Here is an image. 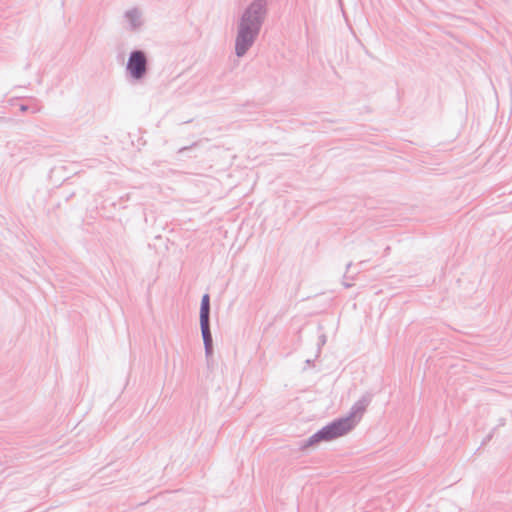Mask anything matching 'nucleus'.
<instances>
[{
  "instance_id": "5",
  "label": "nucleus",
  "mask_w": 512,
  "mask_h": 512,
  "mask_svg": "<svg viewBox=\"0 0 512 512\" xmlns=\"http://www.w3.org/2000/svg\"><path fill=\"white\" fill-rule=\"evenodd\" d=\"M209 295L205 294L201 301L200 322H209Z\"/></svg>"
},
{
  "instance_id": "2",
  "label": "nucleus",
  "mask_w": 512,
  "mask_h": 512,
  "mask_svg": "<svg viewBox=\"0 0 512 512\" xmlns=\"http://www.w3.org/2000/svg\"><path fill=\"white\" fill-rule=\"evenodd\" d=\"M353 428L351 418H345L325 426L318 433L313 435L309 444L318 443L320 441H331L348 433Z\"/></svg>"
},
{
  "instance_id": "4",
  "label": "nucleus",
  "mask_w": 512,
  "mask_h": 512,
  "mask_svg": "<svg viewBox=\"0 0 512 512\" xmlns=\"http://www.w3.org/2000/svg\"><path fill=\"white\" fill-rule=\"evenodd\" d=\"M201 324V330L203 335V340L205 343V348L207 353H211L212 349V337L209 330V322H200Z\"/></svg>"
},
{
  "instance_id": "1",
  "label": "nucleus",
  "mask_w": 512,
  "mask_h": 512,
  "mask_svg": "<svg viewBox=\"0 0 512 512\" xmlns=\"http://www.w3.org/2000/svg\"><path fill=\"white\" fill-rule=\"evenodd\" d=\"M264 11V3L262 1H257L254 2L245 12L236 39V53L238 56H242L251 46L254 37L258 32Z\"/></svg>"
},
{
  "instance_id": "3",
  "label": "nucleus",
  "mask_w": 512,
  "mask_h": 512,
  "mask_svg": "<svg viewBox=\"0 0 512 512\" xmlns=\"http://www.w3.org/2000/svg\"><path fill=\"white\" fill-rule=\"evenodd\" d=\"M127 69L134 78H141L146 72L145 55L140 51L133 52L129 58Z\"/></svg>"
}]
</instances>
